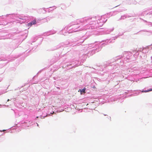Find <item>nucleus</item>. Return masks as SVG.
I'll return each instance as SVG.
<instances>
[{
    "label": "nucleus",
    "mask_w": 152,
    "mask_h": 152,
    "mask_svg": "<svg viewBox=\"0 0 152 152\" xmlns=\"http://www.w3.org/2000/svg\"><path fill=\"white\" fill-rule=\"evenodd\" d=\"M86 88H83V89L82 90V91L81 90H80V91L81 92V93L82 94V92H84V93H85V91H86Z\"/></svg>",
    "instance_id": "f03ea898"
},
{
    "label": "nucleus",
    "mask_w": 152,
    "mask_h": 152,
    "mask_svg": "<svg viewBox=\"0 0 152 152\" xmlns=\"http://www.w3.org/2000/svg\"><path fill=\"white\" fill-rule=\"evenodd\" d=\"M152 91V89H151L149 90L148 91H145L144 92H148V91Z\"/></svg>",
    "instance_id": "7ed1b4c3"
},
{
    "label": "nucleus",
    "mask_w": 152,
    "mask_h": 152,
    "mask_svg": "<svg viewBox=\"0 0 152 152\" xmlns=\"http://www.w3.org/2000/svg\"><path fill=\"white\" fill-rule=\"evenodd\" d=\"M5 131V130H3V131Z\"/></svg>",
    "instance_id": "39448f33"
},
{
    "label": "nucleus",
    "mask_w": 152,
    "mask_h": 152,
    "mask_svg": "<svg viewBox=\"0 0 152 152\" xmlns=\"http://www.w3.org/2000/svg\"><path fill=\"white\" fill-rule=\"evenodd\" d=\"M10 101V99H8L7 100V101L8 102V101Z\"/></svg>",
    "instance_id": "20e7f679"
},
{
    "label": "nucleus",
    "mask_w": 152,
    "mask_h": 152,
    "mask_svg": "<svg viewBox=\"0 0 152 152\" xmlns=\"http://www.w3.org/2000/svg\"><path fill=\"white\" fill-rule=\"evenodd\" d=\"M36 22L35 20H33L32 22L28 23L29 26H31L32 25L36 24Z\"/></svg>",
    "instance_id": "f257e3e1"
}]
</instances>
